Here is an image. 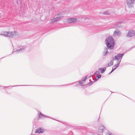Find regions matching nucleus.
Masks as SVG:
<instances>
[{"label":"nucleus","instance_id":"obj_1","mask_svg":"<svg viewBox=\"0 0 135 135\" xmlns=\"http://www.w3.org/2000/svg\"><path fill=\"white\" fill-rule=\"evenodd\" d=\"M107 48H105L104 51L103 52V56H105L109 53L108 49L112 50L114 48V42L113 38L112 37H108L105 40Z\"/></svg>","mask_w":135,"mask_h":135},{"label":"nucleus","instance_id":"obj_2","mask_svg":"<svg viewBox=\"0 0 135 135\" xmlns=\"http://www.w3.org/2000/svg\"><path fill=\"white\" fill-rule=\"evenodd\" d=\"M124 54H117V55L115 56L113 58L114 60H117V64H115L114 66V68H118L119 66V65L120 62V60H119V59H121L123 56L124 55Z\"/></svg>","mask_w":135,"mask_h":135},{"label":"nucleus","instance_id":"obj_3","mask_svg":"<svg viewBox=\"0 0 135 135\" xmlns=\"http://www.w3.org/2000/svg\"><path fill=\"white\" fill-rule=\"evenodd\" d=\"M1 35H3L5 37H15L16 36V32H4L3 33L1 34Z\"/></svg>","mask_w":135,"mask_h":135},{"label":"nucleus","instance_id":"obj_4","mask_svg":"<svg viewBox=\"0 0 135 135\" xmlns=\"http://www.w3.org/2000/svg\"><path fill=\"white\" fill-rule=\"evenodd\" d=\"M135 35V31L130 30L129 31L128 33L126 35L127 37H132Z\"/></svg>","mask_w":135,"mask_h":135},{"label":"nucleus","instance_id":"obj_5","mask_svg":"<svg viewBox=\"0 0 135 135\" xmlns=\"http://www.w3.org/2000/svg\"><path fill=\"white\" fill-rule=\"evenodd\" d=\"M38 115H39V118L41 119H43L44 118V117H46V118H51L52 119H54V120H57L58 121H59V122H61L60 121H59V120H57L55 119H53V118H50V117H49V116H46V115H44V114H42L41 112H40L39 111H38ZM61 123H62V122H61Z\"/></svg>","mask_w":135,"mask_h":135},{"label":"nucleus","instance_id":"obj_6","mask_svg":"<svg viewBox=\"0 0 135 135\" xmlns=\"http://www.w3.org/2000/svg\"><path fill=\"white\" fill-rule=\"evenodd\" d=\"M78 20L76 18H69L67 20V22L69 23H74L76 22Z\"/></svg>","mask_w":135,"mask_h":135},{"label":"nucleus","instance_id":"obj_7","mask_svg":"<svg viewBox=\"0 0 135 135\" xmlns=\"http://www.w3.org/2000/svg\"><path fill=\"white\" fill-rule=\"evenodd\" d=\"M135 0H128L127 1V5L129 8L133 7V4Z\"/></svg>","mask_w":135,"mask_h":135},{"label":"nucleus","instance_id":"obj_8","mask_svg":"<svg viewBox=\"0 0 135 135\" xmlns=\"http://www.w3.org/2000/svg\"><path fill=\"white\" fill-rule=\"evenodd\" d=\"M44 132V129L41 128H39L36 129L35 132L36 133H42Z\"/></svg>","mask_w":135,"mask_h":135},{"label":"nucleus","instance_id":"obj_9","mask_svg":"<svg viewBox=\"0 0 135 135\" xmlns=\"http://www.w3.org/2000/svg\"><path fill=\"white\" fill-rule=\"evenodd\" d=\"M116 34L117 36H120L121 35V32L119 30H116L114 31L113 35L115 36H116Z\"/></svg>","mask_w":135,"mask_h":135},{"label":"nucleus","instance_id":"obj_10","mask_svg":"<svg viewBox=\"0 0 135 135\" xmlns=\"http://www.w3.org/2000/svg\"><path fill=\"white\" fill-rule=\"evenodd\" d=\"M104 128L103 126H101L100 127L99 129H98L99 132L100 133H102L104 131Z\"/></svg>","mask_w":135,"mask_h":135},{"label":"nucleus","instance_id":"obj_11","mask_svg":"<svg viewBox=\"0 0 135 135\" xmlns=\"http://www.w3.org/2000/svg\"><path fill=\"white\" fill-rule=\"evenodd\" d=\"M73 84H74L75 86H77V85L78 84V81H76V82H74L72 83L68 84H67L65 85H72Z\"/></svg>","mask_w":135,"mask_h":135},{"label":"nucleus","instance_id":"obj_12","mask_svg":"<svg viewBox=\"0 0 135 135\" xmlns=\"http://www.w3.org/2000/svg\"><path fill=\"white\" fill-rule=\"evenodd\" d=\"M27 85H14L12 86H0L1 87H3L4 88H8L9 87H15L16 86H28Z\"/></svg>","mask_w":135,"mask_h":135},{"label":"nucleus","instance_id":"obj_13","mask_svg":"<svg viewBox=\"0 0 135 135\" xmlns=\"http://www.w3.org/2000/svg\"><path fill=\"white\" fill-rule=\"evenodd\" d=\"M25 48V46H23L22 47V48H20V49H19L18 50H16L15 51L16 52H18L19 51L20 52H21V51H23L24 50V49ZM15 52V51L14 52Z\"/></svg>","mask_w":135,"mask_h":135},{"label":"nucleus","instance_id":"obj_14","mask_svg":"<svg viewBox=\"0 0 135 135\" xmlns=\"http://www.w3.org/2000/svg\"><path fill=\"white\" fill-rule=\"evenodd\" d=\"M106 68H104L102 69V68H99L98 71H100L102 74L105 71Z\"/></svg>","mask_w":135,"mask_h":135},{"label":"nucleus","instance_id":"obj_15","mask_svg":"<svg viewBox=\"0 0 135 135\" xmlns=\"http://www.w3.org/2000/svg\"><path fill=\"white\" fill-rule=\"evenodd\" d=\"M114 60L113 59L110 61L109 62L108 64V66L107 67L110 66L111 65H112L113 64V61Z\"/></svg>","mask_w":135,"mask_h":135},{"label":"nucleus","instance_id":"obj_16","mask_svg":"<svg viewBox=\"0 0 135 135\" xmlns=\"http://www.w3.org/2000/svg\"><path fill=\"white\" fill-rule=\"evenodd\" d=\"M51 20V21L52 22H54L58 21H59L57 17H56L55 18H54L53 19Z\"/></svg>","mask_w":135,"mask_h":135},{"label":"nucleus","instance_id":"obj_17","mask_svg":"<svg viewBox=\"0 0 135 135\" xmlns=\"http://www.w3.org/2000/svg\"><path fill=\"white\" fill-rule=\"evenodd\" d=\"M83 83V82L82 81L80 80L79 81V84L81 86H85V85H84Z\"/></svg>","mask_w":135,"mask_h":135},{"label":"nucleus","instance_id":"obj_18","mask_svg":"<svg viewBox=\"0 0 135 135\" xmlns=\"http://www.w3.org/2000/svg\"><path fill=\"white\" fill-rule=\"evenodd\" d=\"M58 21L59 20L63 18V16H60L59 15H58L57 16Z\"/></svg>","mask_w":135,"mask_h":135},{"label":"nucleus","instance_id":"obj_19","mask_svg":"<svg viewBox=\"0 0 135 135\" xmlns=\"http://www.w3.org/2000/svg\"><path fill=\"white\" fill-rule=\"evenodd\" d=\"M87 76L84 77L82 79L81 81H85L87 78Z\"/></svg>","mask_w":135,"mask_h":135},{"label":"nucleus","instance_id":"obj_20","mask_svg":"<svg viewBox=\"0 0 135 135\" xmlns=\"http://www.w3.org/2000/svg\"><path fill=\"white\" fill-rule=\"evenodd\" d=\"M109 13L108 11H106L103 13V14L105 15H108Z\"/></svg>","mask_w":135,"mask_h":135},{"label":"nucleus","instance_id":"obj_21","mask_svg":"<svg viewBox=\"0 0 135 135\" xmlns=\"http://www.w3.org/2000/svg\"><path fill=\"white\" fill-rule=\"evenodd\" d=\"M117 68H113L112 69V70L108 74V75H110L111 73H112L113 71Z\"/></svg>","mask_w":135,"mask_h":135},{"label":"nucleus","instance_id":"obj_22","mask_svg":"<svg viewBox=\"0 0 135 135\" xmlns=\"http://www.w3.org/2000/svg\"><path fill=\"white\" fill-rule=\"evenodd\" d=\"M117 68H113L112 69V70L108 74V75H110L111 73H112L113 71Z\"/></svg>","mask_w":135,"mask_h":135},{"label":"nucleus","instance_id":"obj_23","mask_svg":"<svg viewBox=\"0 0 135 135\" xmlns=\"http://www.w3.org/2000/svg\"><path fill=\"white\" fill-rule=\"evenodd\" d=\"M94 82V81H90L89 82V83H88V85H89V86H90V85H91L92 84H93V83Z\"/></svg>","mask_w":135,"mask_h":135},{"label":"nucleus","instance_id":"obj_24","mask_svg":"<svg viewBox=\"0 0 135 135\" xmlns=\"http://www.w3.org/2000/svg\"><path fill=\"white\" fill-rule=\"evenodd\" d=\"M101 76L100 75H99L98 76H97L96 78H98V79H99L101 77Z\"/></svg>","mask_w":135,"mask_h":135},{"label":"nucleus","instance_id":"obj_25","mask_svg":"<svg viewBox=\"0 0 135 135\" xmlns=\"http://www.w3.org/2000/svg\"><path fill=\"white\" fill-rule=\"evenodd\" d=\"M100 73L99 71H97L96 72H95V73L94 74H97V75H99Z\"/></svg>","mask_w":135,"mask_h":135},{"label":"nucleus","instance_id":"obj_26","mask_svg":"<svg viewBox=\"0 0 135 135\" xmlns=\"http://www.w3.org/2000/svg\"><path fill=\"white\" fill-rule=\"evenodd\" d=\"M108 135H113L110 132H109L108 133Z\"/></svg>","mask_w":135,"mask_h":135},{"label":"nucleus","instance_id":"obj_27","mask_svg":"<svg viewBox=\"0 0 135 135\" xmlns=\"http://www.w3.org/2000/svg\"><path fill=\"white\" fill-rule=\"evenodd\" d=\"M98 79V78H95L94 80V82H96V81H97Z\"/></svg>","mask_w":135,"mask_h":135},{"label":"nucleus","instance_id":"obj_28","mask_svg":"<svg viewBox=\"0 0 135 135\" xmlns=\"http://www.w3.org/2000/svg\"><path fill=\"white\" fill-rule=\"evenodd\" d=\"M134 47H135H135H131V48H130V49H131V48H132V49H133V48H134Z\"/></svg>","mask_w":135,"mask_h":135},{"label":"nucleus","instance_id":"obj_29","mask_svg":"<svg viewBox=\"0 0 135 135\" xmlns=\"http://www.w3.org/2000/svg\"><path fill=\"white\" fill-rule=\"evenodd\" d=\"M91 76V75H90V76L88 77V78H89Z\"/></svg>","mask_w":135,"mask_h":135},{"label":"nucleus","instance_id":"obj_30","mask_svg":"<svg viewBox=\"0 0 135 135\" xmlns=\"http://www.w3.org/2000/svg\"><path fill=\"white\" fill-rule=\"evenodd\" d=\"M97 135H102V134H98Z\"/></svg>","mask_w":135,"mask_h":135},{"label":"nucleus","instance_id":"obj_31","mask_svg":"<svg viewBox=\"0 0 135 135\" xmlns=\"http://www.w3.org/2000/svg\"><path fill=\"white\" fill-rule=\"evenodd\" d=\"M2 58H1L0 59V60L1 59H2Z\"/></svg>","mask_w":135,"mask_h":135},{"label":"nucleus","instance_id":"obj_32","mask_svg":"<svg viewBox=\"0 0 135 135\" xmlns=\"http://www.w3.org/2000/svg\"><path fill=\"white\" fill-rule=\"evenodd\" d=\"M111 92L112 93H114V92H113L111 91Z\"/></svg>","mask_w":135,"mask_h":135},{"label":"nucleus","instance_id":"obj_33","mask_svg":"<svg viewBox=\"0 0 135 135\" xmlns=\"http://www.w3.org/2000/svg\"><path fill=\"white\" fill-rule=\"evenodd\" d=\"M93 78V80H94V79H93V78Z\"/></svg>","mask_w":135,"mask_h":135},{"label":"nucleus","instance_id":"obj_34","mask_svg":"<svg viewBox=\"0 0 135 135\" xmlns=\"http://www.w3.org/2000/svg\"><path fill=\"white\" fill-rule=\"evenodd\" d=\"M70 133H72V132H71Z\"/></svg>","mask_w":135,"mask_h":135}]
</instances>
